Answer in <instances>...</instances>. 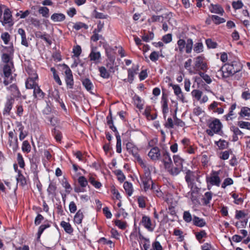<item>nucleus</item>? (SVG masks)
Here are the masks:
<instances>
[{"instance_id": "c756f323", "label": "nucleus", "mask_w": 250, "mask_h": 250, "mask_svg": "<svg viewBox=\"0 0 250 250\" xmlns=\"http://www.w3.org/2000/svg\"><path fill=\"white\" fill-rule=\"evenodd\" d=\"M167 171L172 175H177L181 171L182 168L178 167H171V165H169V168H166Z\"/></svg>"}, {"instance_id": "bf43d9fd", "label": "nucleus", "mask_w": 250, "mask_h": 250, "mask_svg": "<svg viewBox=\"0 0 250 250\" xmlns=\"http://www.w3.org/2000/svg\"><path fill=\"white\" fill-rule=\"evenodd\" d=\"M62 185L63 187L65 189L66 192H69L72 189L70 185L65 179L62 180Z\"/></svg>"}, {"instance_id": "473e14b6", "label": "nucleus", "mask_w": 250, "mask_h": 250, "mask_svg": "<svg viewBox=\"0 0 250 250\" xmlns=\"http://www.w3.org/2000/svg\"><path fill=\"white\" fill-rule=\"evenodd\" d=\"M215 144L218 146L220 149H224L228 147L229 143L225 140H220L215 142Z\"/></svg>"}, {"instance_id": "864d4df0", "label": "nucleus", "mask_w": 250, "mask_h": 250, "mask_svg": "<svg viewBox=\"0 0 250 250\" xmlns=\"http://www.w3.org/2000/svg\"><path fill=\"white\" fill-rule=\"evenodd\" d=\"M1 38L5 44H8L10 40V36L8 33L4 32L1 34Z\"/></svg>"}, {"instance_id": "4c0bfd02", "label": "nucleus", "mask_w": 250, "mask_h": 250, "mask_svg": "<svg viewBox=\"0 0 250 250\" xmlns=\"http://www.w3.org/2000/svg\"><path fill=\"white\" fill-rule=\"evenodd\" d=\"M49 10L47 7H41L39 9V13L45 18L49 17Z\"/></svg>"}, {"instance_id": "ddd939ff", "label": "nucleus", "mask_w": 250, "mask_h": 250, "mask_svg": "<svg viewBox=\"0 0 250 250\" xmlns=\"http://www.w3.org/2000/svg\"><path fill=\"white\" fill-rule=\"evenodd\" d=\"M12 17L10 9L9 8H6L4 11L3 20L5 23H8L10 26L13 25Z\"/></svg>"}, {"instance_id": "4d7b16f0", "label": "nucleus", "mask_w": 250, "mask_h": 250, "mask_svg": "<svg viewBox=\"0 0 250 250\" xmlns=\"http://www.w3.org/2000/svg\"><path fill=\"white\" fill-rule=\"evenodd\" d=\"M52 133L53 135L54 136L57 142H60L62 139V135L60 132L58 130H57L55 128H54L52 131Z\"/></svg>"}, {"instance_id": "680f3d73", "label": "nucleus", "mask_w": 250, "mask_h": 250, "mask_svg": "<svg viewBox=\"0 0 250 250\" xmlns=\"http://www.w3.org/2000/svg\"><path fill=\"white\" fill-rule=\"evenodd\" d=\"M230 130L233 132V134L236 136L243 135V133L237 127L232 126L230 127Z\"/></svg>"}, {"instance_id": "a19ab883", "label": "nucleus", "mask_w": 250, "mask_h": 250, "mask_svg": "<svg viewBox=\"0 0 250 250\" xmlns=\"http://www.w3.org/2000/svg\"><path fill=\"white\" fill-rule=\"evenodd\" d=\"M202 94L203 93L201 91L197 89H194L191 92L192 96L198 101L201 99Z\"/></svg>"}, {"instance_id": "13d9d810", "label": "nucleus", "mask_w": 250, "mask_h": 250, "mask_svg": "<svg viewBox=\"0 0 250 250\" xmlns=\"http://www.w3.org/2000/svg\"><path fill=\"white\" fill-rule=\"evenodd\" d=\"M203 58L201 56H198L196 58L194 68L196 70L202 63H203Z\"/></svg>"}, {"instance_id": "bb28decb", "label": "nucleus", "mask_w": 250, "mask_h": 250, "mask_svg": "<svg viewBox=\"0 0 250 250\" xmlns=\"http://www.w3.org/2000/svg\"><path fill=\"white\" fill-rule=\"evenodd\" d=\"M27 21L38 29H39L41 26L40 21L38 19L29 18L28 19Z\"/></svg>"}, {"instance_id": "58836bf2", "label": "nucleus", "mask_w": 250, "mask_h": 250, "mask_svg": "<svg viewBox=\"0 0 250 250\" xmlns=\"http://www.w3.org/2000/svg\"><path fill=\"white\" fill-rule=\"evenodd\" d=\"M115 174L117 176L118 180L120 182H123L125 179V176L121 170H116L113 171Z\"/></svg>"}, {"instance_id": "a18cd8bd", "label": "nucleus", "mask_w": 250, "mask_h": 250, "mask_svg": "<svg viewBox=\"0 0 250 250\" xmlns=\"http://www.w3.org/2000/svg\"><path fill=\"white\" fill-rule=\"evenodd\" d=\"M17 162L21 168H24L25 166L24 161L22 155L20 153H18L17 154Z\"/></svg>"}, {"instance_id": "aec40b11", "label": "nucleus", "mask_w": 250, "mask_h": 250, "mask_svg": "<svg viewBox=\"0 0 250 250\" xmlns=\"http://www.w3.org/2000/svg\"><path fill=\"white\" fill-rule=\"evenodd\" d=\"M138 70V66L132 67L131 68L128 69V81L131 83L132 82L134 79V76L137 74V71Z\"/></svg>"}, {"instance_id": "69168bd1", "label": "nucleus", "mask_w": 250, "mask_h": 250, "mask_svg": "<svg viewBox=\"0 0 250 250\" xmlns=\"http://www.w3.org/2000/svg\"><path fill=\"white\" fill-rule=\"evenodd\" d=\"M233 8L235 9H238L241 8L243 4L241 0H238L237 1H233L232 3Z\"/></svg>"}, {"instance_id": "5fc2aeb1", "label": "nucleus", "mask_w": 250, "mask_h": 250, "mask_svg": "<svg viewBox=\"0 0 250 250\" xmlns=\"http://www.w3.org/2000/svg\"><path fill=\"white\" fill-rule=\"evenodd\" d=\"M185 176L186 181L189 184L191 181V178L193 176L194 173L190 170H188L186 172Z\"/></svg>"}, {"instance_id": "052dcab7", "label": "nucleus", "mask_w": 250, "mask_h": 250, "mask_svg": "<svg viewBox=\"0 0 250 250\" xmlns=\"http://www.w3.org/2000/svg\"><path fill=\"white\" fill-rule=\"evenodd\" d=\"M111 192L113 194L112 198L113 199L120 200L121 196L117 190H116L115 188H113L111 189Z\"/></svg>"}, {"instance_id": "6e6552de", "label": "nucleus", "mask_w": 250, "mask_h": 250, "mask_svg": "<svg viewBox=\"0 0 250 250\" xmlns=\"http://www.w3.org/2000/svg\"><path fill=\"white\" fill-rule=\"evenodd\" d=\"M15 102L14 98L11 96H7L6 97V102L4 103V106L3 110V114L4 115H9L11 110L12 109L13 104Z\"/></svg>"}, {"instance_id": "4be33fe9", "label": "nucleus", "mask_w": 250, "mask_h": 250, "mask_svg": "<svg viewBox=\"0 0 250 250\" xmlns=\"http://www.w3.org/2000/svg\"><path fill=\"white\" fill-rule=\"evenodd\" d=\"M83 218V212L81 209H79L75 214L74 218V222L75 223L80 224L82 223Z\"/></svg>"}, {"instance_id": "423d86ee", "label": "nucleus", "mask_w": 250, "mask_h": 250, "mask_svg": "<svg viewBox=\"0 0 250 250\" xmlns=\"http://www.w3.org/2000/svg\"><path fill=\"white\" fill-rule=\"evenodd\" d=\"M31 72L30 73L28 71L29 77L25 82V86L27 89H33L36 85H38L36 82L38 78V75L34 71L31 70Z\"/></svg>"}, {"instance_id": "774afa93", "label": "nucleus", "mask_w": 250, "mask_h": 250, "mask_svg": "<svg viewBox=\"0 0 250 250\" xmlns=\"http://www.w3.org/2000/svg\"><path fill=\"white\" fill-rule=\"evenodd\" d=\"M154 250H163V249L159 241H155L152 244Z\"/></svg>"}, {"instance_id": "dca6fc26", "label": "nucleus", "mask_w": 250, "mask_h": 250, "mask_svg": "<svg viewBox=\"0 0 250 250\" xmlns=\"http://www.w3.org/2000/svg\"><path fill=\"white\" fill-rule=\"evenodd\" d=\"M33 96L35 98L37 99H42L44 96V93L41 89L39 85H36L34 88Z\"/></svg>"}, {"instance_id": "49530a36", "label": "nucleus", "mask_w": 250, "mask_h": 250, "mask_svg": "<svg viewBox=\"0 0 250 250\" xmlns=\"http://www.w3.org/2000/svg\"><path fill=\"white\" fill-rule=\"evenodd\" d=\"M183 219L187 223L190 222L192 219L191 214L188 211H185L183 213Z\"/></svg>"}, {"instance_id": "7c9ffc66", "label": "nucleus", "mask_w": 250, "mask_h": 250, "mask_svg": "<svg viewBox=\"0 0 250 250\" xmlns=\"http://www.w3.org/2000/svg\"><path fill=\"white\" fill-rule=\"evenodd\" d=\"M73 28V29L78 31L82 28L87 29L88 28V26L84 23L82 22H77L74 24Z\"/></svg>"}, {"instance_id": "3c124183", "label": "nucleus", "mask_w": 250, "mask_h": 250, "mask_svg": "<svg viewBox=\"0 0 250 250\" xmlns=\"http://www.w3.org/2000/svg\"><path fill=\"white\" fill-rule=\"evenodd\" d=\"M90 60L92 61H96L100 58V54L99 52H96L92 51L89 55Z\"/></svg>"}, {"instance_id": "39448f33", "label": "nucleus", "mask_w": 250, "mask_h": 250, "mask_svg": "<svg viewBox=\"0 0 250 250\" xmlns=\"http://www.w3.org/2000/svg\"><path fill=\"white\" fill-rule=\"evenodd\" d=\"M219 173L220 171H213L212 173L211 174L210 176L209 177H207L206 180L207 183H208V189H210L208 184H209L211 186L215 185L218 187L220 186L221 180L220 177H219Z\"/></svg>"}, {"instance_id": "79ce46f5", "label": "nucleus", "mask_w": 250, "mask_h": 250, "mask_svg": "<svg viewBox=\"0 0 250 250\" xmlns=\"http://www.w3.org/2000/svg\"><path fill=\"white\" fill-rule=\"evenodd\" d=\"M30 13V11L28 10H26L25 11H22L21 10L17 12L16 14V16L17 17H20L21 19H24L27 17Z\"/></svg>"}, {"instance_id": "ea45409f", "label": "nucleus", "mask_w": 250, "mask_h": 250, "mask_svg": "<svg viewBox=\"0 0 250 250\" xmlns=\"http://www.w3.org/2000/svg\"><path fill=\"white\" fill-rule=\"evenodd\" d=\"M195 236L196 239L199 241V242H202L201 240L203 238L206 237L207 234L204 230H202L200 232H196L195 233Z\"/></svg>"}, {"instance_id": "0eeeda50", "label": "nucleus", "mask_w": 250, "mask_h": 250, "mask_svg": "<svg viewBox=\"0 0 250 250\" xmlns=\"http://www.w3.org/2000/svg\"><path fill=\"white\" fill-rule=\"evenodd\" d=\"M141 180L145 191L149 189L150 185L152 186V184L154 183L151 179L150 171H146L144 175L141 177Z\"/></svg>"}, {"instance_id": "cd10ccee", "label": "nucleus", "mask_w": 250, "mask_h": 250, "mask_svg": "<svg viewBox=\"0 0 250 250\" xmlns=\"http://www.w3.org/2000/svg\"><path fill=\"white\" fill-rule=\"evenodd\" d=\"M21 149L24 153H28L30 152L31 147L28 141L25 140L22 142Z\"/></svg>"}, {"instance_id": "72a5a7b5", "label": "nucleus", "mask_w": 250, "mask_h": 250, "mask_svg": "<svg viewBox=\"0 0 250 250\" xmlns=\"http://www.w3.org/2000/svg\"><path fill=\"white\" fill-rule=\"evenodd\" d=\"M173 161L176 167H179L182 168L183 160L180 157V156L178 155H174Z\"/></svg>"}, {"instance_id": "09e8293b", "label": "nucleus", "mask_w": 250, "mask_h": 250, "mask_svg": "<svg viewBox=\"0 0 250 250\" xmlns=\"http://www.w3.org/2000/svg\"><path fill=\"white\" fill-rule=\"evenodd\" d=\"M78 183L82 188H85L88 184L86 178L83 176H80L78 178Z\"/></svg>"}, {"instance_id": "a878e982", "label": "nucleus", "mask_w": 250, "mask_h": 250, "mask_svg": "<svg viewBox=\"0 0 250 250\" xmlns=\"http://www.w3.org/2000/svg\"><path fill=\"white\" fill-rule=\"evenodd\" d=\"M124 188L128 196H131L133 192L132 185L128 182H125L124 184Z\"/></svg>"}, {"instance_id": "f3484780", "label": "nucleus", "mask_w": 250, "mask_h": 250, "mask_svg": "<svg viewBox=\"0 0 250 250\" xmlns=\"http://www.w3.org/2000/svg\"><path fill=\"white\" fill-rule=\"evenodd\" d=\"M193 224L198 227H203L206 225V221L203 218H200L197 216H194L193 219Z\"/></svg>"}, {"instance_id": "c9c22d12", "label": "nucleus", "mask_w": 250, "mask_h": 250, "mask_svg": "<svg viewBox=\"0 0 250 250\" xmlns=\"http://www.w3.org/2000/svg\"><path fill=\"white\" fill-rule=\"evenodd\" d=\"M18 33L21 36L22 41L21 43L23 45L27 46V43L26 41V34L25 31L22 28H19L18 31Z\"/></svg>"}, {"instance_id": "393cba45", "label": "nucleus", "mask_w": 250, "mask_h": 250, "mask_svg": "<svg viewBox=\"0 0 250 250\" xmlns=\"http://www.w3.org/2000/svg\"><path fill=\"white\" fill-rule=\"evenodd\" d=\"M60 225L66 232L70 234L73 232V229L69 223L63 221L61 222Z\"/></svg>"}, {"instance_id": "8fccbe9b", "label": "nucleus", "mask_w": 250, "mask_h": 250, "mask_svg": "<svg viewBox=\"0 0 250 250\" xmlns=\"http://www.w3.org/2000/svg\"><path fill=\"white\" fill-rule=\"evenodd\" d=\"M238 125L241 128H246L250 130V123L244 121H239L238 122Z\"/></svg>"}, {"instance_id": "37998d69", "label": "nucleus", "mask_w": 250, "mask_h": 250, "mask_svg": "<svg viewBox=\"0 0 250 250\" xmlns=\"http://www.w3.org/2000/svg\"><path fill=\"white\" fill-rule=\"evenodd\" d=\"M213 21L217 24H220L225 22V20L224 18H220L216 15H212L211 17Z\"/></svg>"}, {"instance_id": "9b49d317", "label": "nucleus", "mask_w": 250, "mask_h": 250, "mask_svg": "<svg viewBox=\"0 0 250 250\" xmlns=\"http://www.w3.org/2000/svg\"><path fill=\"white\" fill-rule=\"evenodd\" d=\"M163 162L165 168H169V165L172 164V160L170 157L169 154L166 150L162 151Z\"/></svg>"}, {"instance_id": "7ed1b4c3", "label": "nucleus", "mask_w": 250, "mask_h": 250, "mask_svg": "<svg viewBox=\"0 0 250 250\" xmlns=\"http://www.w3.org/2000/svg\"><path fill=\"white\" fill-rule=\"evenodd\" d=\"M13 48H5L2 51L1 62L3 64L13 63Z\"/></svg>"}, {"instance_id": "20e7f679", "label": "nucleus", "mask_w": 250, "mask_h": 250, "mask_svg": "<svg viewBox=\"0 0 250 250\" xmlns=\"http://www.w3.org/2000/svg\"><path fill=\"white\" fill-rule=\"evenodd\" d=\"M65 70L64 71V80L67 87L72 89L74 85V79L72 72L70 68L66 64H64Z\"/></svg>"}, {"instance_id": "6ab92c4d", "label": "nucleus", "mask_w": 250, "mask_h": 250, "mask_svg": "<svg viewBox=\"0 0 250 250\" xmlns=\"http://www.w3.org/2000/svg\"><path fill=\"white\" fill-rule=\"evenodd\" d=\"M65 19V15L62 13H54L51 16V19L54 22H61Z\"/></svg>"}, {"instance_id": "0e129e2a", "label": "nucleus", "mask_w": 250, "mask_h": 250, "mask_svg": "<svg viewBox=\"0 0 250 250\" xmlns=\"http://www.w3.org/2000/svg\"><path fill=\"white\" fill-rule=\"evenodd\" d=\"M169 85L172 87L174 90V94L176 96L179 94H181V93L182 92V90L178 85L173 84L172 83H170Z\"/></svg>"}, {"instance_id": "2eb2a0df", "label": "nucleus", "mask_w": 250, "mask_h": 250, "mask_svg": "<svg viewBox=\"0 0 250 250\" xmlns=\"http://www.w3.org/2000/svg\"><path fill=\"white\" fill-rule=\"evenodd\" d=\"M210 11L211 13H215L216 14H220L223 15L224 11L223 8L218 4H213L210 5L209 7Z\"/></svg>"}, {"instance_id": "f257e3e1", "label": "nucleus", "mask_w": 250, "mask_h": 250, "mask_svg": "<svg viewBox=\"0 0 250 250\" xmlns=\"http://www.w3.org/2000/svg\"><path fill=\"white\" fill-rule=\"evenodd\" d=\"M242 66L240 63L236 61L225 64L221 68L222 76L224 78H228L241 70Z\"/></svg>"}, {"instance_id": "f03ea898", "label": "nucleus", "mask_w": 250, "mask_h": 250, "mask_svg": "<svg viewBox=\"0 0 250 250\" xmlns=\"http://www.w3.org/2000/svg\"><path fill=\"white\" fill-rule=\"evenodd\" d=\"M208 127L209 129H207L206 132L209 136L212 137L214 134L219 133L222 128V124L219 119H215L208 124Z\"/></svg>"}, {"instance_id": "c03bdc74", "label": "nucleus", "mask_w": 250, "mask_h": 250, "mask_svg": "<svg viewBox=\"0 0 250 250\" xmlns=\"http://www.w3.org/2000/svg\"><path fill=\"white\" fill-rule=\"evenodd\" d=\"M240 115L242 117L250 116V108L248 107H243L241 108Z\"/></svg>"}, {"instance_id": "412c9836", "label": "nucleus", "mask_w": 250, "mask_h": 250, "mask_svg": "<svg viewBox=\"0 0 250 250\" xmlns=\"http://www.w3.org/2000/svg\"><path fill=\"white\" fill-rule=\"evenodd\" d=\"M57 186L55 183L51 182L47 189L48 195L55 196L56 195Z\"/></svg>"}, {"instance_id": "b1692460", "label": "nucleus", "mask_w": 250, "mask_h": 250, "mask_svg": "<svg viewBox=\"0 0 250 250\" xmlns=\"http://www.w3.org/2000/svg\"><path fill=\"white\" fill-rule=\"evenodd\" d=\"M17 181L21 186H24L27 184L25 177L21 174L20 170L18 171V176L16 178Z\"/></svg>"}, {"instance_id": "4468645a", "label": "nucleus", "mask_w": 250, "mask_h": 250, "mask_svg": "<svg viewBox=\"0 0 250 250\" xmlns=\"http://www.w3.org/2000/svg\"><path fill=\"white\" fill-rule=\"evenodd\" d=\"M141 223L148 230L152 231L153 229L151 228V222L150 218L146 216H143Z\"/></svg>"}, {"instance_id": "de8ad7c7", "label": "nucleus", "mask_w": 250, "mask_h": 250, "mask_svg": "<svg viewBox=\"0 0 250 250\" xmlns=\"http://www.w3.org/2000/svg\"><path fill=\"white\" fill-rule=\"evenodd\" d=\"M89 182L97 188H100L102 185L100 182L96 181L94 177L90 176L89 178Z\"/></svg>"}, {"instance_id": "f704fd0d", "label": "nucleus", "mask_w": 250, "mask_h": 250, "mask_svg": "<svg viewBox=\"0 0 250 250\" xmlns=\"http://www.w3.org/2000/svg\"><path fill=\"white\" fill-rule=\"evenodd\" d=\"M50 227V224L48 223L44 224L42 225L39 228L38 231V239L40 238V237L43 232V231L47 228H48Z\"/></svg>"}, {"instance_id": "2f4dec72", "label": "nucleus", "mask_w": 250, "mask_h": 250, "mask_svg": "<svg viewBox=\"0 0 250 250\" xmlns=\"http://www.w3.org/2000/svg\"><path fill=\"white\" fill-rule=\"evenodd\" d=\"M151 189L153 191V192L157 197H160L162 196L163 193L160 190L158 186L155 185L154 183H153V184H152V186L151 187Z\"/></svg>"}, {"instance_id": "e2e57ef3", "label": "nucleus", "mask_w": 250, "mask_h": 250, "mask_svg": "<svg viewBox=\"0 0 250 250\" xmlns=\"http://www.w3.org/2000/svg\"><path fill=\"white\" fill-rule=\"evenodd\" d=\"M99 71L100 72L101 76L103 78H108L109 74L107 72L106 69L104 67H101L99 68Z\"/></svg>"}, {"instance_id": "f8f14e48", "label": "nucleus", "mask_w": 250, "mask_h": 250, "mask_svg": "<svg viewBox=\"0 0 250 250\" xmlns=\"http://www.w3.org/2000/svg\"><path fill=\"white\" fill-rule=\"evenodd\" d=\"M14 68V63L3 64L2 70L5 78H8L12 74V69Z\"/></svg>"}, {"instance_id": "9d476101", "label": "nucleus", "mask_w": 250, "mask_h": 250, "mask_svg": "<svg viewBox=\"0 0 250 250\" xmlns=\"http://www.w3.org/2000/svg\"><path fill=\"white\" fill-rule=\"evenodd\" d=\"M161 153L160 149L158 147L155 146L151 149L148 156L152 160L156 161L160 159Z\"/></svg>"}, {"instance_id": "c85d7f7f", "label": "nucleus", "mask_w": 250, "mask_h": 250, "mask_svg": "<svg viewBox=\"0 0 250 250\" xmlns=\"http://www.w3.org/2000/svg\"><path fill=\"white\" fill-rule=\"evenodd\" d=\"M212 197V193L211 192H207L205 193L204 196L203 198V201H204V204L205 205H208L211 200Z\"/></svg>"}, {"instance_id": "e433bc0d", "label": "nucleus", "mask_w": 250, "mask_h": 250, "mask_svg": "<svg viewBox=\"0 0 250 250\" xmlns=\"http://www.w3.org/2000/svg\"><path fill=\"white\" fill-rule=\"evenodd\" d=\"M162 100L163 102V112L164 114H165L166 113H167L168 111L167 101L166 97L164 95H163Z\"/></svg>"}, {"instance_id": "a211bd4d", "label": "nucleus", "mask_w": 250, "mask_h": 250, "mask_svg": "<svg viewBox=\"0 0 250 250\" xmlns=\"http://www.w3.org/2000/svg\"><path fill=\"white\" fill-rule=\"evenodd\" d=\"M8 144L10 147L12 148L13 151L15 152L19 149V144L18 138H13L8 139Z\"/></svg>"}, {"instance_id": "5701e85b", "label": "nucleus", "mask_w": 250, "mask_h": 250, "mask_svg": "<svg viewBox=\"0 0 250 250\" xmlns=\"http://www.w3.org/2000/svg\"><path fill=\"white\" fill-rule=\"evenodd\" d=\"M82 83L86 89L91 93H93L92 89L93 88V85L90 80L88 79H85L82 81Z\"/></svg>"}, {"instance_id": "6e6d98bb", "label": "nucleus", "mask_w": 250, "mask_h": 250, "mask_svg": "<svg viewBox=\"0 0 250 250\" xmlns=\"http://www.w3.org/2000/svg\"><path fill=\"white\" fill-rule=\"evenodd\" d=\"M233 183V181L230 178H227L225 179L222 184V188H226L228 186L231 185Z\"/></svg>"}, {"instance_id": "1a4fd4ad", "label": "nucleus", "mask_w": 250, "mask_h": 250, "mask_svg": "<svg viewBox=\"0 0 250 250\" xmlns=\"http://www.w3.org/2000/svg\"><path fill=\"white\" fill-rule=\"evenodd\" d=\"M6 89L10 93L11 96L14 98V100L15 98H20L21 96L20 91L17 85L15 84L10 85L9 86L7 87Z\"/></svg>"}, {"instance_id": "603ef678", "label": "nucleus", "mask_w": 250, "mask_h": 250, "mask_svg": "<svg viewBox=\"0 0 250 250\" xmlns=\"http://www.w3.org/2000/svg\"><path fill=\"white\" fill-rule=\"evenodd\" d=\"M117 143H116V151L120 153L122 151L121 148V139L119 134L116 135Z\"/></svg>"}, {"instance_id": "338daca9", "label": "nucleus", "mask_w": 250, "mask_h": 250, "mask_svg": "<svg viewBox=\"0 0 250 250\" xmlns=\"http://www.w3.org/2000/svg\"><path fill=\"white\" fill-rule=\"evenodd\" d=\"M174 125V122H173L172 119L171 118L167 119V122L165 123V126L166 127L168 128H173Z\"/></svg>"}]
</instances>
